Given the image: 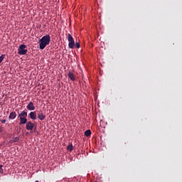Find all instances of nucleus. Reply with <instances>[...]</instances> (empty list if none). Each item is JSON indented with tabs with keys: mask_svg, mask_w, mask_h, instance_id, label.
I'll use <instances>...</instances> for the list:
<instances>
[{
	"mask_svg": "<svg viewBox=\"0 0 182 182\" xmlns=\"http://www.w3.org/2000/svg\"><path fill=\"white\" fill-rule=\"evenodd\" d=\"M19 139H20V138L18 137V136H16V137H15V138H13V139L11 140V142H12V143L17 142V141H19Z\"/></svg>",
	"mask_w": 182,
	"mask_h": 182,
	"instance_id": "obj_13",
	"label": "nucleus"
},
{
	"mask_svg": "<svg viewBox=\"0 0 182 182\" xmlns=\"http://www.w3.org/2000/svg\"><path fill=\"white\" fill-rule=\"evenodd\" d=\"M67 149H68V151H72L73 150V144L68 145V147H67Z\"/></svg>",
	"mask_w": 182,
	"mask_h": 182,
	"instance_id": "obj_14",
	"label": "nucleus"
},
{
	"mask_svg": "<svg viewBox=\"0 0 182 182\" xmlns=\"http://www.w3.org/2000/svg\"><path fill=\"white\" fill-rule=\"evenodd\" d=\"M67 39L68 41V48H69L74 49L75 47H76L77 48H80V43H77V42L75 43L73 37L70 33H68L67 35Z\"/></svg>",
	"mask_w": 182,
	"mask_h": 182,
	"instance_id": "obj_2",
	"label": "nucleus"
},
{
	"mask_svg": "<svg viewBox=\"0 0 182 182\" xmlns=\"http://www.w3.org/2000/svg\"><path fill=\"white\" fill-rule=\"evenodd\" d=\"M19 119H20V122H19L20 125L25 124L28 122V119L26 117H19Z\"/></svg>",
	"mask_w": 182,
	"mask_h": 182,
	"instance_id": "obj_8",
	"label": "nucleus"
},
{
	"mask_svg": "<svg viewBox=\"0 0 182 182\" xmlns=\"http://www.w3.org/2000/svg\"><path fill=\"white\" fill-rule=\"evenodd\" d=\"M68 76L69 79H70L72 81H75V75L72 72H70L68 74Z\"/></svg>",
	"mask_w": 182,
	"mask_h": 182,
	"instance_id": "obj_11",
	"label": "nucleus"
},
{
	"mask_svg": "<svg viewBox=\"0 0 182 182\" xmlns=\"http://www.w3.org/2000/svg\"><path fill=\"white\" fill-rule=\"evenodd\" d=\"M29 117L31 119L33 120H36L37 119V114H36V112H31L30 114H29Z\"/></svg>",
	"mask_w": 182,
	"mask_h": 182,
	"instance_id": "obj_7",
	"label": "nucleus"
},
{
	"mask_svg": "<svg viewBox=\"0 0 182 182\" xmlns=\"http://www.w3.org/2000/svg\"><path fill=\"white\" fill-rule=\"evenodd\" d=\"M51 41V38L49 35L43 36L41 39L39 40V48L43 50L46 48L48 45L50 44Z\"/></svg>",
	"mask_w": 182,
	"mask_h": 182,
	"instance_id": "obj_1",
	"label": "nucleus"
},
{
	"mask_svg": "<svg viewBox=\"0 0 182 182\" xmlns=\"http://www.w3.org/2000/svg\"><path fill=\"white\" fill-rule=\"evenodd\" d=\"M91 134H92L91 130H87V131L85 132V135L87 137L91 136Z\"/></svg>",
	"mask_w": 182,
	"mask_h": 182,
	"instance_id": "obj_12",
	"label": "nucleus"
},
{
	"mask_svg": "<svg viewBox=\"0 0 182 182\" xmlns=\"http://www.w3.org/2000/svg\"><path fill=\"white\" fill-rule=\"evenodd\" d=\"M6 119H2V120H1V123L4 124V123H6Z\"/></svg>",
	"mask_w": 182,
	"mask_h": 182,
	"instance_id": "obj_17",
	"label": "nucleus"
},
{
	"mask_svg": "<svg viewBox=\"0 0 182 182\" xmlns=\"http://www.w3.org/2000/svg\"><path fill=\"white\" fill-rule=\"evenodd\" d=\"M35 124L31 122H28L26 124V128L27 130H33Z\"/></svg>",
	"mask_w": 182,
	"mask_h": 182,
	"instance_id": "obj_4",
	"label": "nucleus"
},
{
	"mask_svg": "<svg viewBox=\"0 0 182 182\" xmlns=\"http://www.w3.org/2000/svg\"><path fill=\"white\" fill-rule=\"evenodd\" d=\"M35 182H40L39 181H36Z\"/></svg>",
	"mask_w": 182,
	"mask_h": 182,
	"instance_id": "obj_18",
	"label": "nucleus"
},
{
	"mask_svg": "<svg viewBox=\"0 0 182 182\" xmlns=\"http://www.w3.org/2000/svg\"><path fill=\"white\" fill-rule=\"evenodd\" d=\"M27 46L26 45H21L18 48V54L20 55H25L28 53Z\"/></svg>",
	"mask_w": 182,
	"mask_h": 182,
	"instance_id": "obj_3",
	"label": "nucleus"
},
{
	"mask_svg": "<svg viewBox=\"0 0 182 182\" xmlns=\"http://www.w3.org/2000/svg\"><path fill=\"white\" fill-rule=\"evenodd\" d=\"M38 117L40 120H44L46 118V115L43 114L42 111H40L39 113L38 114Z\"/></svg>",
	"mask_w": 182,
	"mask_h": 182,
	"instance_id": "obj_9",
	"label": "nucleus"
},
{
	"mask_svg": "<svg viewBox=\"0 0 182 182\" xmlns=\"http://www.w3.org/2000/svg\"><path fill=\"white\" fill-rule=\"evenodd\" d=\"M27 109L30 110V111H33L36 109V107L34 106V104L31 102L30 103H28V105L26 106Z\"/></svg>",
	"mask_w": 182,
	"mask_h": 182,
	"instance_id": "obj_5",
	"label": "nucleus"
},
{
	"mask_svg": "<svg viewBox=\"0 0 182 182\" xmlns=\"http://www.w3.org/2000/svg\"><path fill=\"white\" fill-rule=\"evenodd\" d=\"M17 114L15 112H12L10 113L9 116V119H16Z\"/></svg>",
	"mask_w": 182,
	"mask_h": 182,
	"instance_id": "obj_10",
	"label": "nucleus"
},
{
	"mask_svg": "<svg viewBox=\"0 0 182 182\" xmlns=\"http://www.w3.org/2000/svg\"><path fill=\"white\" fill-rule=\"evenodd\" d=\"M6 55H2L1 56H0V63H2V61L4 60V59L5 58Z\"/></svg>",
	"mask_w": 182,
	"mask_h": 182,
	"instance_id": "obj_15",
	"label": "nucleus"
},
{
	"mask_svg": "<svg viewBox=\"0 0 182 182\" xmlns=\"http://www.w3.org/2000/svg\"><path fill=\"white\" fill-rule=\"evenodd\" d=\"M2 168H3V165H0V173H4V169Z\"/></svg>",
	"mask_w": 182,
	"mask_h": 182,
	"instance_id": "obj_16",
	"label": "nucleus"
},
{
	"mask_svg": "<svg viewBox=\"0 0 182 182\" xmlns=\"http://www.w3.org/2000/svg\"><path fill=\"white\" fill-rule=\"evenodd\" d=\"M27 117H28V112H26L25 110H23L21 113H18V118Z\"/></svg>",
	"mask_w": 182,
	"mask_h": 182,
	"instance_id": "obj_6",
	"label": "nucleus"
}]
</instances>
